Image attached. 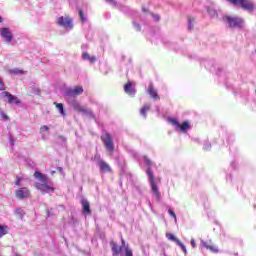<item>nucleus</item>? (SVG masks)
Wrapping results in <instances>:
<instances>
[{
    "instance_id": "f257e3e1",
    "label": "nucleus",
    "mask_w": 256,
    "mask_h": 256,
    "mask_svg": "<svg viewBox=\"0 0 256 256\" xmlns=\"http://www.w3.org/2000/svg\"><path fill=\"white\" fill-rule=\"evenodd\" d=\"M34 178L36 179L35 188L43 195H53L55 193V186L53 181L49 180V176L41 173L39 170L34 172Z\"/></svg>"
},
{
    "instance_id": "f03ea898",
    "label": "nucleus",
    "mask_w": 256,
    "mask_h": 256,
    "mask_svg": "<svg viewBox=\"0 0 256 256\" xmlns=\"http://www.w3.org/2000/svg\"><path fill=\"white\" fill-rule=\"evenodd\" d=\"M143 162L148 167L146 173L148 175V182L151 187L152 193L156 197V201H161V192H159V187L157 186V182H155V174L151 171V167L153 166V162L147 156L143 157Z\"/></svg>"
},
{
    "instance_id": "7ed1b4c3",
    "label": "nucleus",
    "mask_w": 256,
    "mask_h": 256,
    "mask_svg": "<svg viewBox=\"0 0 256 256\" xmlns=\"http://www.w3.org/2000/svg\"><path fill=\"white\" fill-rule=\"evenodd\" d=\"M222 20L230 29H243V26L245 25V20L241 17L224 15Z\"/></svg>"
},
{
    "instance_id": "20e7f679",
    "label": "nucleus",
    "mask_w": 256,
    "mask_h": 256,
    "mask_svg": "<svg viewBox=\"0 0 256 256\" xmlns=\"http://www.w3.org/2000/svg\"><path fill=\"white\" fill-rule=\"evenodd\" d=\"M168 122L171 123L176 130L181 131L182 133H187L189 129H191L189 121H184L181 124L177 118H168Z\"/></svg>"
},
{
    "instance_id": "39448f33",
    "label": "nucleus",
    "mask_w": 256,
    "mask_h": 256,
    "mask_svg": "<svg viewBox=\"0 0 256 256\" xmlns=\"http://www.w3.org/2000/svg\"><path fill=\"white\" fill-rule=\"evenodd\" d=\"M83 93L82 86L68 87L64 89V97L65 99L79 97Z\"/></svg>"
},
{
    "instance_id": "423d86ee",
    "label": "nucleus",
    "mask_w": 256,
    "mask_h": 256,
    "mask_svg": "<svg viewBox=\"0 0 256 256\" xmlns=\"http://www.w3.org/2000/svg\"><path fill=\"white\" fill-rule=\"evenodd\" d=\"M228 1L233 5L241 6V8L244 9V11H249L250 13L255 11V5H253V2H251V0H228Z\"/></svg>"
},
{
    "instance_id": "0eeeda50",
    "label": "nucleus",
    "mask_w": 256,
    "mask_h": 256,
    "mask_svg": "<svg viewBox=\"0 0 256 256\" xmlns=\"http://www.w3.org/2000/svg\"><path fill=\"white\" fill-rule=\"evenodd\" d=\"M101 139L109 153H113L115 151V145L113 144V137L109 132H103L101 135Z\"/></svg>"
},
{
    "instance_id": "6e6552de",
    "label": "nucleus",
    "mask_w": 256,
    "mask_h": 256,
    "mask_svg": "<svg viewBox=\"0 0 256 256\" xmlns=\"http://www.w3.org/2000/svg\"><path fill=\"white\" fill-rule=\"evenodd\" d=\"M57 25L66 29V31H71L73 29V19L68 16H61L57 19Z\"/></svg>"
},
{
    "instance_id": "1a4fd4ad",
    "label": "nucleus",
    "mask_w": 256,
    "mask_h": 256,
    "mask_svg": "<svg viewBox=\"0 0 256 256\" xmlns=\"http://www.w3.org/2000/svg\"><path fill=\"white\" fill-rule=\"evenodd\" d=\"M71 106L75 111H78V113H82V115H89L90 117H93V112L90 109L81 106L79 102H76L75 100H73L71 102Z\"/></svg>"
},
{
    "instance_id": "9d476101",
    "label": "nucleus",
    "mask_w": 256,
    "mask_h": 256,
    "mask_svg": "<svg viewBox=\"0 0 256 256\" xmlns=\"http://www.w3.org/2000/svg\"><path fill=\"white\" fill-rule=\"evenodd\" d=\"M1 97L4 98V101H7V103H10V104H15V105H20L21 103V100H19V98H17V96H13V94L7 92V91H4L1 93ZM7 98V99H5Z\"/></svg>"
},
{
    "instance_id": "9b49d317",
    "label": "nucleus",
    "mask_w": 256,
    "mask_h": 256,
    "mask_svg": "<svg viewBox=\"0 0 256 256\" xmlns=\"http://www.w3.org/2000/svg\"><path fill=\"white\" fill-rule=\"evenodd\" d=\"M105 1L106 3H108L112 7H115V9H118L122 13L129 14V11H130L129 7L123 6V4L121 3H117V1L115 0H105Z\"/></svg>"
},
{
    "instance_id": "f8f14e48",
    "label": "nucleus",
    "mask_w": 256,
    "mask_h": 256,
    "mask_svg": "<svg viewBox=\"0 0 256 256\" xmlns=\"http://www.w3.org/2000/svg\"><path fill=\"white\" fill-rule=\"evenodd\" d=\"M0 35L4 41L11 43L13 41V33L9 28L2 27L0 28Z\"/></svg>"
},
{
    "instance_id": "ddd939ff",
    "label": "nucleus",
    "mask_w": 256,
    "mask_h": 256,
    "mask_svg": "<svg viewBox=\"0 0 256 256\" xmlns=\"http://www.w3.org/2000/svg\"><path fill=\"white\" fill-rule=\"evenodd\" d=\"M81 205L84 217H87V215H91V204H89V201L86 198H83L81 200Z\"/></svg>"
},
{
    "instance_id": "4468645a",
    "label": "nucleus",
    "mask_w": 256,
    "mask_h": 256,
    "mask_svg": "<svg viewBox=\"0 0 256 256\" xmlns=\"http://www.w3.org/2000/svg\"><path fill=\"white\" fill-rule=\"evenodd\" d=\"M29 195H31V192H29V189L25 187L15 191V196L17 199H26V197H29Z\"/></svg>"
},
{
    "instance_id": "2eb2a0df",
    "label": "nucleus",
    "mask_w": 256,
    "mask_h": 256,
    "mask_svg": "<svg viewBox=\"0 0 256 256\" xmlns=\"http://www.w3.org/2000/svg\"><path fill=\"white\" fill-rule=\"evenodd\" d=\"M98 167L101 173H111V166L103 159L98 160Z\"/></svg>"
},
{
    "instance_id": "dca6fc26",
    "label": "nucleus",
    "mask_w": 256,
    "mask_h": 256,
    "mask_svg": "<svg viewBox=\"0 0 256 256\" xmlns=\"http://www.w3.org/2000/svg\"><path fill=\"white\" fill-rule=\"evenodd\" d=\"M200 247L203 249H208L212 253H219V248L217 246L207 243L205 240L200 241Z\"/></svg>"
},
{
    "instance_id": "f3484780",
    "label": "nucleus",
    "mask_w": 256,
    "mask_h": 256,
    "mask_svg": "<svg viewBox=\"0 0 256 256\" xmlns=\"http://www.w3.org/2000/svg\"><path fill=\"white\" fill-rule=\"evenodd\" d=\"M124 91L130 97H135V93H137V90H135V87H133L131 82H128L126 85H124Z\"/></svg>"
},
{
    "instance_id": "a211bd4d",
    "label": "nucleus",
    "mask_w": 256,
    "mask_h": 256,
    "mask_svg": "<svg viewBox=\"0 0 256 256\" xmlns=\"http://www.w3.org/2000/svg\"><path fill=\"white\" fill-rule=\"evenodd\" d=\"M147 93L152 99H159V94L157 93V89H155V86H153V83H150L148 85Z\"/></svg>"
},
{
    "instance_id": "6ab92c4d",
    "label": "nucleus",
    "mask_w": 256,
    "mask_h": 256,
    "mask_svg": "<svg viewBox=\"0 0 256 256\" xmlns=\"http://www.w3.org/2000/svg\"><path fill=\"white\" fill-rule=\"evenodd\" d=\"M54 105L61 117H67V112L65 111L63 103L54 102Z\"/></svg>"
},
{
    "instance_id": "aec40b11",
    "label": "nucleus",
    "mask_w": 256,
    "mask_h": 256,
    "mask_svg": "<svg viewBox=\"0 0 256 256\" xmlns=\"http://www.w3.org/2000/svg\"><path fill=\"white\" fill-rule=\"evenodd\" d=\"M110 245L112 247L113 256H117L123 251V247L117 245V243L115 242H111Z\"/></svg>"
},
{
    "instance_id": "412c9836",
    "label": "nucleus",
    "mask_w": 256,
    "mask_h": 256,
    "mask_svg": "<svg viewBox=\"0 0 256 256\" xmlns=\"http://www.w3.org/2000/svg\"><path fill=\"white\" fill-rule=\"evenodd\" d=\"M82 59L83 61H89L90 63H95L97 61V57L90 56L87 52H82Z\"/></svg>"
},
{
    "instance_id": "4be33fe9",
    "label": "nucleus",
    "mask_w": 256,
    "mask_h": 256,
    "mask_svg": "<svg viewBox=\"0 0 256 256\" xmlns=\"http://www.w3.org/2000/svg\"><path fill=\"white\" fill-rule=\"evenodd\" d=\"M207 11L212 19H219V14L217 13V10H215V8H208Z\"/></svg>"
},
{
    "instance_id": "5701e85b",
    "label": "nucleus",
    "mask_w": 256,
    "mask_h": 256,
    "mask_svg": "<svg viewBox=\"0 0 256 256\" xmlns=\"http://www.w3.org/2000/svg\"><path fill=\"white\" fill-rule=\"evenodd\" d=\"M8 73H10V75H23V70L19 68H14V69L8 70Z\"/></svg>"
},
{
    "instance_id": "b1692460",
    "label": "nucleus",
    "mask_w": 256,
    "mask_h": 256,
    "mask_svg": "<svg viewBox=\"0 0 256 256\" xmlns=\"http://www.w3.org/2000/svg\"><path fill=\"white\" fill-rule=\"evenodd\" d=\"M149 109H151V106H144L142 107V109L140 110V115H142L145 119H147V111H149Z\"/></svg>"
},
{
    "instance_id": "393cba45",
    "label": "nucleus",
    "mask_w": 256,
    "mask_h": 256,
    "mask_svg": "<svg viewBox=\"0 0 256 256\" xmlns=\"http://www.w3.org/2000/svg\"><path fill=\"white\" fill-rule=\"evenodd\" d=\"M78 15L82 23H87V17H85L83 10H79Z\"/></svg>"
},
{
    "instance_id": "a878e982",
    "label": "nucleus",
    "mask_w": 256,
    "mask_h": 256,
    "mask_svg": "<svg viewBox=\"0 0 256 256\" xmlns=\"http://www.w3.org/2000/svg\"><path fill=\"white\" fill-rule=\"evenodd\" d=\"M7 235V226H3L0 224V237Z\"/></svg>"
},
{
    "instance_id": "bb28decb",
    "label": "nucleus",
    "mask_w": 256,
    "mask_h": 256,
    "mask_svg": "<svg viewBox=\"0 0 256 256\" xmlns=\"http://www.w3.org/2000/svg\"><path fill=\"white\" fill-rule=\"evenodd\" d=\"M176 245H178V247H180L183 251V253H185V255H187V247H185L182 243L181 240H177Z\"/></svg>"
},
{
    "instance_id": "cd10ccee",
    "label": "nucleus",
    "mask_w": 256,
    "mask_h": 256,
    "mask_svg": "<svg viewBox=\"0 0 256 256\" xmlns=\"http://www.w3.org/2000/svg\"><path fill=\"white\" fill-rule=\"evenodd\" d=\"M176 245H178V247H180L183 251V253H185V255H187V247H185L182 243L181 240H177Z\"/></svg>"
},
{
    "instance_id": "c85d7f7f",
    "label": "nucleus",
    "mask_w": 256,
    "mask_h": 256,
    "mask_svg": "<svg viewBox=\"0 0 256 256\" xmlns=\"http://www.w3.org/2000/svg\"><path fill=\"white\" fill-rule=\"evenodd\" d=\"M202 65H204L206 69H209L211 71V65H213V61L205 60L204 62H202Z\"/></svg>"
},
{
    "instance_id": "c756f323",
    "label": "nucleus",
    "mask_w": 256,
    "mask_h": 256,
    "mask_svg": "<svg viewBox=\"0 0 256 256\" xmlns=\"http://www.w3.org/2000/svg\"><path fill=\"white\" fill-rule=\"evenodd\" d=\"M195 22V18H188V30L191 31L193 29V23Z\"/></svg>"
},
{
    "instance_id": "7c9ffc66",
    "label": "nucleus",
    "mask_w": 256,
    "mask_h": 256,
    "mask_svg": "<svg viewBox=\"0 0 256 256\" xmlns=\"http://www.w3.org/2000/svg\"><path fill=\"white\" fill-rule=\"evenodd\" d=\"M167 239H169V241H174V243H177V241H179V239L177 237H175L173 234H166Z\"/></svg>"
},
{
    "instance_id": "2f4dec72",
    "label": "nucleus",
    "mask_w": 256,
    "mask_h": 256,
    "mask_svg": "<svg viewBox=\"0 0 256 256\" xmlns=\"http://www.w3.org/2000/svg\"><path fill=\"white\" fill-rule=\"evenodd\" d=\"M204 151H211V143L209 141H205L203 145Z\"/></svg>"
},
{
    "instance_id": "473e14b6",
    "label": "nucleus",
    "mask_w": 256,
    "mask_h": 256,
    "mask_svg": "<svg viewBox=\"0 0 256 256\" xmlns=\"http://www.w3.org/2000/svg\"><path fill=\"white\" fill-rule=\"evenodd\" d=\"M168 214L170 215V217H172L175 221V223H177V215L175 214V212L172 209L168 210Z\"/></svg>"
},
{
    "instance_id": "72a5a7b5",
    "label": "nucleus",
    "mask_w": 256,
    "mask_h": 256,
    "mask_svg": "<svg viewBox=\"0 0 256 256\" xmlns=\"http://www.w3.org/2000/svg\"><path fill=\"white\" fill-rule=\"evenodd\" d=\"M148 15L152 18H154V21H160L161 17L158 14H153L152 12H149Z\"/></svg>"
},
{
    "instance_id": "f704fd0d",
    "label": "nucleus",
    "mask_w": 256,
    "mask_h": 256,
    "mask_svg": "<svg viewBox=\"0 0 256 256\" xmlns=\"http://www.w3.org/2000/svg\"><path fill=\"white\" fill-rule=\"evenodd\" d=\"M44 131H49V126L44 125V126H42V127L40 128V133H41L43 139H45V135L43 134Z\"/></svg>"
},
{
    "instance_id": "c9c22d12",
    "label": "nucleus",
    "mask_w": 256,
    "mask_h": 256,
    "mask_svg": "<svg viewBox=\"0 0 256 256\" xmlns=\"http://www.w3.org/2000/svg\"><path fill=\"white\" fill-rule=\"evenodd\" d=\"M125 255L126 256H133V251L129 248V246L125 247Z\"/></svg>"
},
{
    "instance_id": "e433bc0d",
    "label": "nucleus",
    "mask_w": 256,
    "mask_h": 256,
    "mask_svg": "<svg viewBox=\"0 0 256 256\" xmlns=\"http://www.w3.org/2000/svg\"><path fill=\"white\" fill-rule=\"evenodd\" d=\"M133 26L135 31H141V25L135 21H133Z\"/></svg>"
},
{
    "instance_id": "4c0bfd02",
    "label": "nucleus",
    "mask_w": 256,
    "mask_h": 256,
    "mask_svg": "<svg viewBox=\"0 0 256 256\" xmlns=\"http://www.w3.org/2000/svg\"><path fill=\"white\" fill-rule=\"evenodd\" d=\"M82 53H87V49H89V45L87 44H82L81 45Z\"/></svg>"
},
{
    "instance_id": "58836bf2",
    "label": "nucleus",
    "mask_w": 256,
    "mask_h": 256,
    "mask_svg": "<svg viewBox=\"0 0 256 256\" xmlns=\"http://www.w3.org/2000/svg\"><path fill=\"white\" fill-rule=\"evenodd\" d=\"M134 191H137L138 195H142L143 194V190H141V187H139V186H135L134 187Z\"/></svg>"
},
{
    "instance_id": "ea45409f",
    "label": "nucleus",
    "mask_w": 256,
    "mask_h": 256,
    "mask_svg": "<svg viewBox=\"0 0 256 256\" xmlns=\"http://www.w3.org/2000/svg\"><path fill=\"white\" fill-rule=\"evenodd\" d=\"M0 91H5V83H3V80L0 78Z\"/></svg>"
},
{
    "instance_id": "a19ab883",
    "label": "nucleus",
    "mask_w": 256,
    "mask_h": 256,
    "mask_svg": "<svg viewBox=\"0 0 256 256\" xmlns=\"http://www.w3.org/2000/svg\"><path fill=\"white\" fill-rule=\"evenodd\" d=\"M1 117L4 119V121H7L9 119V116L5 114L4 112H0Z\"/></svg>"
},
{
    "instance_id": "79ce46f5",
    "label": "nucleus",
    "mask_w": 256,
    "mask_h": 256,
    "mask_svg": "<svg viewBox=\"0 0 256 256\" xmlns=\"http://www.w3.org/2000/svg\"><path fill=\"white\" fill-rule=\"evenodd\" d=\"M59 141H62V143H66L67 139L63 136L58 137Z\"/></svg>"
},
{
    "instance_id": "37998d69",
    "label": "nucleus",
    "mask_w": 256,
    "mask_h": 256,
    "mask_svg": "<svg viewBox=\"0 0 256 256\" xmlns=\"http://www.w3.org/2000/svg\"><path fill=\"white\" fill-rule=\"evenodd\" d=\"M41 93V90L39 88H34V95H39Z\"/></svg>"
},
{
    "instance_id": "c03bdc74",
    "label": "nucleus",
    "mask_w": 256,
    "mask_h": 256,
    "mask_svg": "<svg viewBox=\"0 0 256 256\" xmlns=\"http://www.w3.org/2000/svg\"><path fill=\"white\" fill-rule=\"evenodd\" d=\"M191 245H192L193 249H195L197 247V244L195 243V239L191 240Z\"/></svg>"
},
{
    "instance_id": "a18cd8bd",
    "label": "nucleus",
    "mask_w": 256,
    "mask_h": 256,
    "mask_svg": "<svg viewBox=\"0 0 256 256\" xmlns=\"http://www.w3.org/2000/svg\"><path fill=\"white\" fill-rule=\"evenodd\" d=\"M11 146L13 147L15 145V140L13 139V137H10L9 139Z\"/></svg>"
},
{
    "instance_id": "49530a36",
    "label": "nucleus",
    "mask_w": 256,
    "mask_h": 256,
    "mask_svg": "<svg viewBox=\"0 0 256 256\" xmlns=\"http://www.w3.org/2000/svg\"><path fill=\"white\" fill-rule=\"evenodd\" d=\"M15 185H17V186L21 185V178H17Z\"/></svg>"
},
{
    "instance_id": "de8ad7c7",
    "label": "nucleus",
    "mask_w": 256,
    "mask_h": 256,
    "mask_svg": "<svg viewBox=\"0 0 256 256\" xmlns=\"http://www.w3.org/2000/svg\"><path fill=\"white\" fill-rule=\"evenodd\" d=\"M121 243H122V245L120 247H122V249H125V239L122 238Z\"/></svg>"
},
{
    "instance_id": "09e8293b",
    "label": "nucleus",
    "mask_w": 256,
    "mask_h": 256,
    "mask_svg": "<svg viewBox=\"0 0 256 256\" xmlns=\"http://www.w3.org/2000/svg\"><path fill=\"white\" fill-rule=\"evenodd\" d=\"M109 18H111V13L106 14V19H109Z\"/></svg>"
},
{
    "instance_id": "8fccbe9b",
    "label": "nucleus",
    "mask_w": 256,
    "mask_h": 256,
    "mask_svg": "<svg viewBox=\"0 0 256 256\" xmlns=\"http://www.w3.org/2000/svg\"><path fill=\"white\" fill-rule=\"evenodd\" d=\"M58 171H59L60 173H63V168H62V167H58Z\"/></svg>"
},
{
    "instance_id": "3c124183",
    "label": "nucleus",
    "mask_w": 256,
    "mask_h": 256,
    "mask_svg": "<svg viewBox=\"0 0 256 256\" xmlns=\"http://www.w3.org/2000/svg\"><path fill=\"white\" fill-rule=\"evenodd\" d=\"M16 213H21V209H16Z\"/></svg>"
},
{
    "instance_id": "603ef678",
    "label": "nucleus",
    "mask_w": 256,
    "mask_h": 256,
    "mask_svg": "<svg viewBox=\"0 0 256 256\" xmlns=\"http://www.w3.org/2000/svg\"><path fill=\"white\" fill-rule=\"evenodd\" d=\"M0 23H3V17L0 16Z\"/></svg>"
},
{
    "instance_id": "864d4df0",
    "label": "nucleus",
    "mask_w": 256,
    "mask_h": 256,
    "mask_svg": "<svg viewBox=\"0 0 256 256\" xmlns=\"http://www.w3.org/2000/svg\"><path fill=\"white\" fill-rule=\"evenodd\" d=\"M156 111L159 113V106H156Z\"/></svg>"
},
{
    "instance_id": "5fc2aeb1",
    "label": "nucleus",
    "mask_w": 256,
    "mask_h": 256,
    "mask_svg": "<svg viewBox=\"0 0 256 256\" xmlns=\"http://www.w3.org/2000/svg\"><path fill=\"white\" fill-rule=\"evenodd\" d=\"M143 12H144V13H147V9L143 8Z\"/></svg>"
},
{
    "instance_id": "6e6d98bb",
    "label": "nucleus",
    "mask_w": 256,
    "mask_h": 256,
    "mask_svg": "<svg viewBox=\"0 0 256 256\" xmlns=\"http://www.w3.org/2000/svg\"><path fill=\"white\" fill-rule=\"evenodd\" d=\"M193 141H199V139L195 138V139H193Z\"/></svg>"
},
{
    "instance_id": "4d7b16f0",
    "label": "nucleus",
    "mask_w": 256,
    "mask_h": 256,
    "mask_svg": "<svg viewBox=\"0 0 256 256\" xmlns=\"http://www.w3.org/2000/svg\"><path fill=\"white\" fill-rule=\"evenodd\" d=\"M15 256H21V255H19V254H16Z\"/></svg>"
}]
</instances>
